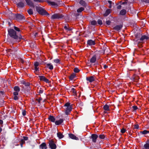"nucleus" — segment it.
Instances as JSON below:
<instances>
[{
    "instance_id": "1",
    "label": "nucleus",
    "mask_w": 149,
    "mask_h": 149,
    "mask_svg": "<svg viewBox=\"0 0 149 149\" xmlns=\"http://www.w3.org/2000/svg\"><path fill=\"white\" fill-rule=\"evenodd\" d=\"M65 113L67 115L70 114L72 108V107L71 105H70V103L68 102L66 103L64 106Z\"/></svg>"
},
{
    "instance_id": "2",
    "label": "nucleus",
    "mask_w": 149,
    "mask_h": 149,
    "mask_svg": "<svg viewBox=\"0 0 149 149\" xmlns=\"http://www.w3.org/2000/svg\"><path fill=\"white\" fill-rule=\"evenodd\" d=\"M36 10L40 14L42 15H45L49 16V15L45 10L44 9L42 8L37 7Z\"/></svg>"
},
{
    "instance_id": "3",
    "label": "nucleus",
    "mask_w": 149,
    "mask_h": 149,
    "mask_svg": "<svg viewBox=\"0 0 149 149\" xmlns=\"http://www.w3.org/2000/svg\"><path fill=\"white\" fill-rule=\"evenodd\" d=\"M8 33L9 35L11 37L16 39L18 38V37L16 35V31L13 29H10L8 30Z\"/></svg>"
},
{
    "instance_id": "4",
    "label": "nucleus",
    "mask_w": 149,
    "mask_h": 149,
    "mask_svg": "<svg viewBox=\"0 0 149 149\" xmlns=\"http://www.w3.org/2000/svg\"><path fill=\"white\" fill-rule=\"evenodd\" d=\"M13 16L16 18V19L18 20H20L25 19V17L23 15L21 14H12Z\"/></svg>"
},
{
    "instance_id": "5",
    "label": "nucleus",
    "mask_w": 149,
    "mask_h": 149,
    "mask_svg": "<svg viewBox=\"0 0 149 149\" xmlns=\"http://www.w3.org/2000/svg\"><path fill=\"white\" fill-rule=\"evenodd\" d=\"M46 2L49 5L52 6L54 7H57L59 4V2L58 1L56 2L50 1L48 0H47Z\"/></svg>"
},
{
    "instance_id": "6",
    "label": "nucleus",
    "mask_w": 149,
    "mask_h": 149,
    "mask_svg": "<svg viewBox=\"0 0 149 149\" xmlns=\"http://www.w3.org/2000/svg\"><path fill=\"white\" fill-rule=\"evenodd\" d=\"M63 16L61 14L55 13L52 15L51 19H59L62 18Z\"/></svg>"
},
{
    "instance_id": "7",
    "label": "nucleus",
    "mask_w": 149,
    "mask_h": 149,
    "mask_svg": "<svg viewBox=\"0 0 149 149\" xmlns=\"http://www.w3.org/2000/svg\"><path fill=\"white\" fill-rule=\"evenodd\" d=\"M49 144L51 149H56V145L52 140H50L49 141Z\"/></svg>"
},
{
    "instance_id": "8",
    "label": "nucleus",
    "mask_w": 149,
    "mask_h": 149,
    "mask_svg": "<svg viewBox=\"0 0 149 149\" xmlns=\"http://www.w3.org/2000/svg\"><path fill=\"white\" fill-rule=\"evenodd\" d=\"M39 65L40 63L38 62H36L34 63L35 72H38L39 71V67H38V66Z\"/></svg>"
},
{
    "instance_id": "9",
    "label": "nucleus",
    "mask_w": 149,
    "mask_h": 149,
    "mask_svg": "<svg viewBox=\"0 0 149 149\" xmlns=\"http://www.w3.org/2000/svg\"><path fill=\"white\" fill-rule=\"evenodd\" d=\"M39 79L40 81H42L46 83H48L49 82V80L47 79L45 77L43 76H39Z\"/></svg>"
},
{
    "instance_id": "10",
    "label": "nucleus",
    "mask_w": 149,
    "mask_h": 149,
    "mask_svg": "<svg viewBox=\"0 0 149 149\" xmlns=\"http://www.w3.org/2000/svg\"><path fill=\"white\" fill-rule=\"evenodd\" d=\"M98 136L96 134H93L91 135V138L92 139V141L94 142H96V140L98 138Z\"/></svg>"
},
{
    "instance_id": "11",
    "label": "nucleus",
    "mask_w": 149,
    "mask_h": 149,
    "mask_svg": "<svg viewBox=\"0 0 149 149\" xmlns=\"http://www.w3.org/2000/svg\"><path fill=\"white\" fill-rule=\"evenodd\" d=\"M86 79L87 81L90 82H91L95 80V78L93 76H91L88 77H87Z\"/></svg>"
},
{
    "instance_id": "12",
    "label": "nucleus",
    "mask_w": 149,
    "mask_h": 149,
    "mask_svg": "<svg viewBox=\"0 0 149 149\" xmlns=\"http://www.w3.org/2000/svg\"><path fill=\"white\" fill-rule=\"evenodd\" d=\"M122 27V25H118L115 26L113 28V29L115 30L118 31L121 29Z\"/></svg>"
},
{
    "instance_id": "13",
    "label": "nucleus",
    "mask_w": 149,
    "mask_h": 149,
    "mask_svg": "<svg viewBox=\"0 0 149 149\" xmlns=\"http://www.w3.org/2000/svg\"><path fill=\"white\" fill-rule=\"evenodd\" d=\"M69 136L70 138H71L72 139H74V140H77L79 139L78 137H76V136H75L73 134H69Z\"/></svg>"
},
{
    "instance_id": "14",
    "label": "nucleus",
    "mask_w": 149,
    "mask_h": 149,
    "mask_svg": "<svg viewBox=\"0 0 149 149\" xmlns=\"http://www.w3.org/2000/svg\"><path fill=\"white\" fill-rule=\"evenodd\" d=\"M48 119L50 121L53 123L55 122V118L53 116H50L48 118Z\"/></svg>"
},
{
    "instance_id": "15",
    "label": "nucleus",
    "mask_w": 149,
    "mask_h": 149,
    "mask_svg": "<svg viewBox=\"0 0 149 149\" xmlns=\"http://www.w3.org/2000/svg\"><path fill=\"white\" fill-rule=\"evenodd\" d=\"M26 1L28 5L33 7H34L33 2L30 0H26Z\"/></svg>"
},
{
    "instance_id": "16",
    "label": "nucleus",
    "mask_w": 149,
    "mask_h": 149,
    "mask_svg": "<svg viewBox=\"0 0 149 149\" xmlns=\"http://www.w3.org/2000/svg\"><path fill=\"white\" fill-rule=\"evenodd\" d=\"M63 121V120L62 119H59V120H56L55 122V123L56 125H59L61 124Z\"/></svg>"
},
{
    "instance_id": "17",
    "label": "nucleus",
    "mask_w": 149,
    "mask_h": 149,
    "mask_svg": "<svg viewBox=\"0 0 149 149\" xmlns=\"http://www.w3.org/2000/svg\"><path fill=\"white\" fill-rule=\"evenodd\" d=\"M40 148L42 149H46L47 146L45 143H43L40 145Z\"/></svg>"
},
{
    "instance_id": "18",
    "label": "nucleus",
    "mask_w": 149,
    "mask_h": 149,
    "mask_svg": "<svg viewBox=\"0 0 149 149\" xmlns=\"http://www.w3.org/2000/svg\"><path fill=\"white\" fill-rule=\"evenodd\" d=\"M21 83L22 84H24L25 86H30V83L29 82L24 81V80H22L21 81Z\"/></svg>"
},
{
    "instance_id": "19",
    "label": "nucleus",
    "mask_w": 149,
    "mask_h": 149,
    "mask_svg": "<svg viewBox=\"0 0 149 149\" xmlns=\"http://www.w3.org/2000/svg\"><path fill=\"white\" fill-rule=\"evenodd\" d=\"M87 43L89 45H94L95 43L94 41L92 40H89L88 41Z\"/></svg>"
},
{
    "instance_id": "20",
    "label": "nucleus",
    "mask_w": 149,
    "mask_h": 149,
    "mask_svg": "<svg viewBox=\"0 0 149 149\" xmlns=\"http://www.w3.org/2000/svg\"><path fill=\"white\" fill-rule=\"evenodd\" d=\"M65 30L67 31H70L71 30V29L69 28L68 25H65L64 27Z\"/></svg>"
},
{
    "instance_id": "21",
    "label": "nucleus",
    "mask_w": 149,
    "mask_h": 149,
    "mask_svg": "<svg viewBox=\"0 0 149 149\" xmlns=\"http://www.w3.org/2000/svg\"><path fill=\"white\" fill-rule=\"evenodd\" d=\"M148 39V36H147L145 35H143L140 38V41H142L144 39Z\"/></svg>"
},
{
    "instance_id": "22",
    "label": "nucleus",
    "mask_w": 149,
    "mask_h": 149,
    "mask_svg": "<svg viewBox=\"0 0 149 149\" xmlns=\"http://www.w3.org/2000/svg\"><path fill=\"white\" fill-rule=\"evenodd\" d=\"M96 56H94L91 58L90 62L92 63H94L96 61Z\"/></svg>"
},
{
    "instance_id": "23",
    "label": "nucleus",
    "mask_w": 149,
    "mask_h": 149,
    "mask_svg": "<svg viewBox=\"0 0 149 149\" xmlns=\"http://www.w3.org/2000/svg\"><path fill=\"white\" fill-rule=\"evenodd\" d=\"M104 109L107 111H109V106L108 105L105 104L103 107Z\"/></svg>"
},
{
    "instance_id": "24",
    "label": "nucleus",
    "mask_w": 149,
    "mask_h": 149,
    "mask_svg": "<svg viewBox=\"0 0 149 149\" xmlns=\"http://www.w3.org/2000/svg\"><path fill=\"white\" fill-rule=\"evenodd\" d=\"M17 6L19 7H23L24 6V3L22 2H20L17 4Z\"/></svg>"
},
{
    "instance_id": "25",
    "label": "nucleus",
    "mask_w": 149,
    "mask_h": 149,
    "mask_svg": "<svg viewBox=\"0 0 149 149\" xmlns=\"http://www.w3.org/2000/svg\"><path fill=\"white\" fill-rule=\"evenodd\" d=\"M79 3L82 6L85 7L86 6V4L85 2L83 0H81L80 1Z\"/></svg>"
},
{
    "instance_id": "26",
    "label": "nucleus",
    "mask_w": 149,
    "mask_h": 149,
    "mask_svg": "<svg viewBox=\"0 0 149 149\" xmlns=\"http://www.w3.org/2000/svg\"><path fill=\"white\" fill-rule=\"evenodd\" d=\"M57 136L60 139L62 138L63 137V135L61 132H59L57 133Z\"/></svg>"
},
{
    "instance_id": "27",
    "label": "nucleus",
    "mask_w": 149,
    "mask_h": 149,
    "mask_svg": "<svg viewBox=\"0 0 149 149\" xmlns=\"http://www.w3.org/2000/svg\"><path fill=\"white\" fill-rule=\"evenodd\" d=\"M143 149H149V144L146 143L144 144Z\"/></svg>"
},
{
    "instance_id": "28",
    "label": "nucleus",
    "mask_w": 149,
    "mask_h": 149,
    "mask_svg": "<svg viewBox=\"0 0 149 149\" xmlns=\"http://www.w3.org/2000/svg\"><path fill=\"white\" fill-rule=\"evenodd\" d=\"M47 66L50 70H52L53 68V66L51 64H47Z\"/></svg>"
},
{
    "instance_id": "29",
    "label": "nucleus",
    "mask_w": 149,
    "mask_h": 149,
    "mask_svg": "<svg viewBox=\"0 0 149 149\" xmlns=\"http://www.w3.org/2000/svg\"><path fill=\"white\" fill-rule=\"evenodd\" d=\"M126 13V10L123 9L121 10L120 12V14L121 15H124Z\"/></svg>"
},
{
    "instance_id": "30",
    "label": "nucleus",
    "mask_w": 149,
    "mask_h": 149,
    "mask_svg": "<svg viewBox=\"0 0 149 149\" xmlns=\"http://www.w3.org/2000/svg\"><path fill=\"white\" fill-rule=\"evenodd\" d=\"M76 77L75 74L73 73L71 74L69 77V79L71 80H72Z\"/></svg>"
},
{
    "instance_id": "31",
    "label": "nucleus",
    "mask_w": 149,
    "mask_h": 149,
    "mask_svg": "<svg viewBox=\"0 0 149 149\" xmlns=\"http://www.w3.org/2000/svg\"><path fill=\"white\" fill-rule=\"evenodd\" d=\"M110 13V9H107L106 10L105 13L104 14V16H107L109 15Z\"/></svg>"
},
{
    "instance_id": "32",
    "label": "nucleus",
    "mask_w": 149,
    "mask_h": 149,
    "mask_svg": "<svg viewBox=\"0 0 149 149\" xmlns=\"http://www.w3.org/2000/svg\"><path fill=\"white\" fill-rule=\"evenodd\" d=\"M14 89L16 92H19L20 91V88L18 86H15L14 88Z\"/></svg>"
},
{
    "instance_id": "33",
    "label": "nucleus",
    "mask_w": 149,
    "mask_h": 149,
    "mask_svg": "<svg viewBox=\"0 0 149 149\" xmlns=\"http://www.w3.org/2000/svg\"><path fill=\"white\" fill-rule=\"evenodd\" d=\"M84 10V8L83 7H81L78 9L77 11L78 13H80Z\"/></svg>"
},
{
    "instance_id": "34",
    "label": "nucleus",
    "mask_w": 149,
    "mask_h": 149,
    "mask_svg": "<svg viewBox=\"0 0 149 149\" xmlns=\"http://www.w3.org/2000/svg\"><path fill=\"white\" fill-rule=\"evenodd\" d=\"M27 12L29 15H32L33 14V10L31 9H30L28 10Z\"/></svg>"
},
{
    "instance_id": "35",
    "label": "nucleus",
    "mask_w": 149,
    "mask_h": 149,
    "mask_svg": "<svg viewBox=\"0 0 149 149\" xmlns=\"http://www.w3.org/2000/svg\"><path fill=\"white\" fill-rule=\"evenodd\" d=\"M149 132L148 131L146 130H145L141 132V133L143 134H146Z\"/></svg>"
},
{
    "instance_id": "36",
    "label": "nucleus",
    "mask_w": 149,
    "mask_h": 149,
    "mask_svg": "<svg viewBox=\"0 0 149 149\" xmlns=\"http://www.w3.org/2000/svg\"><path fill=\"white\" fill-rule=\"evenodd\" d=\"M71 91L74 94H76V93L75 89L74 88H72L71 89Z\"/></svg>"
},
{
    "instance_id": "37",
    "label": "nucleus",
    "mask_w": 149,
    "mask_h": 149,
    "mask_svg": "<svg viewBox=\"0 0 149 149\" xmlns=\"http://www.w3.org/2000/svg\"><path fill=\"white\" fill-rule=\"evenodd\" d=\"M91 24L93 25H95L97 24V22L95 21H93L91 22Z\"/></svg>"
},
{
    "instance_id": "38",
    "label": "nucleus",
    "mask_w": 149,
    "mask_h": 149,
    "mask_svg": "<svg viewBox=\"0 0 149 149\" xmlns=\"http://www.w3.org/2000/svg\"><path fill=\"white\" fill-rule=\"evenodd\" d=\"M99 137L101 139H103L105 137V136L104 135L102 134V135H100L99 136Z\"/></svg>"
},
{
    "instance_id": "39",
    "label": "nucleus",
    "mask_w": 149,
    "mask_h": 149,
    "mask_svg": "<svg viewBox=\"0 0 149 149\" xmlns=\"http://www.w3.org/2000/svg\"><path fill=\"white\" fill-rule=\"evenodd\" d=\"M97 22L98 24L100 25H102V21L100 19H99L97 21Z\"/></svg>"
},
{
    "instance_id": "40",
    "label": "nucleus",
    "mask_w": 149,
    "mask_h": 149,
    "mask_svg": "<svg viewBox=\"0 0 149 149\" xmlns=\"http://www.w3.org/2000/svg\"><path fill=\"white\" fill-rule=\"evenodd\" d=\"M74 71L75 72H78L79 71V70L78 68H75L74 69Z\"/></svg>"
},
{
    "instance_id": "41",
    "label": "nucleus",
    "mask_w": 149,
    "mask_h": 149,
    "mask_svg": "<svg viewBox=\"0 0 149 149\" xmlns=\"http://www.w3.org/2000/svg\"><path fill=\"white\" fill-rule=\"evenodd\" d=\"M125 132H126V130L124 128H123L121 130V132L122 133H125Z\"/></svg>"
},
{
    "instance_id": "42",
    "label": "nucleus",
    "mask_w": 149,
    "mask_h": 149,
    "mask_svg": "<svg viewBox=\"0 0 149 149\" xmlns=\"http://www.w3.org/2000/svg\"><path fill=\"white\" fill-rule=\"evenodd\" d=\"M34 1L35 2H42L43 1V0H34Z\"/></svg>"
},
{
    "instance_id": "43",
    "label": "nucleus",
    "mask_w": 149,
    "mask_h": 149,
    "mask_svg": "<svg viewBox=\"0 0 149 149\" xmlns=\"http://www.w3.org/2000/svg\"><path fill=\"white\" fill-rule=\"evenodd\" d=\"M54 62L56 63H58L59 62V60L58 59H55L54 60Z\"/></svg>"
},
{
    "instance_id": "44",
    "label": "nucleus",
    "mask_w": 149,
    "mask_h": 149,
    "mask_svg": "<svg viewBox=\"0 0 149 149\" xmlns=\"http://www.w3.org/2000/svg\"><path fill=\"white\" fill-rule=\"evenodd\" d=\"M14 29L16 31H20L19 29L16 26H14Z\"/></svg>"
},
{
    "instance_id": "45",
    "label": "nucleus",
    "mask_w": 149,
    "mask_h": 149,
    "mask_svg": "<svg viewBox=\"0 0 149 149\" xmlns=\"http://www.w3.org/2000/svg\"><path fill=\"white\" fill-rule=\"evenodd\" d=\"M25 143V141L23 139H22L20 141V144H23Z\"/></svg>"
},
{
    "instance_id": "46",
    "label": "nucleus",
    "mask_w": 149,
    "mask_h": 149,
    "mask_svg": "<svg viewBox=\"0 0 149 149\" xmlns=\"http://www.w3.org/2000/svg\"><path fill=\"white\" fill-rule=\"evenodd\" d=\"M106 23L107 25H110L111 23V22L109 20H107L106 22Z\"/></svg>"
},
{
    "instance_id": "47",
    "label": "nucleus",
    "mask_w": 149,
    "mask_h": 149,
    "mask_svg": "<svg viewBox=\"0 0 149 149\" xmlns=\"http://www.w3.org/2000/svg\"><path fill=\"white\" fill-rule=\"evenodd\" d=\"M23 139L24 140L27 141L28 140V138L27 137L24 136Z\"/></svg>"
},
{
    "instance_id": "48",
    "label": "nucleus",
    "mask_w": 149,
    "mask_h": 149,
    "mask_svg": "<svg viewBox=\"0 0 149 149\" xmlns=\"http://www.w3.org/2000/svg\"><path fill=\"white\" fill-rule=\"evenodd\" d=\"M18 92H14V93H13L14 95H15V96L18 95Z\"/></svg>"
},
{
    "instance_id": "49",
    "label": "nucleus",
    "mask_w": 149,
    "mask_h": 149,
    "mask_svg": "<svg viewBox=\"0 0 149 149\" xmlns=\"http://www.w3.org/2000/svg\"><path fill=\"white\" fill-rule=\"evenodd\" d=\"M22 115L24 116L26 115V112L25 111H22Z\"/></svg>"
},
{
    "instance_id": "50",
    "label": "nucleus",
    "mask_w": 149,
    "mask_h": 149,
    "mask_svg": "<svg viewBox=\"0 0 149 149\" xmlns=\"http://www.w3.org/2000/svg\"><path fill=\"white\" fill-rule=\"evenodd\" d=\"M142 1L143 2L149 3V0H142Z\"/></svg>"
},
{
    "instance_id": "51",
    "label": "nucleus",
    "mask_w": 149,
    "mask_h": 149,
    "mask_svg": "<svg viewBox=\"0 0 149 149\" xmlns=\"http://www.w3.org/2000/svg\"><path fill=\"white\" fill-rule=\"evenodd\" d=\"M132 107L134 110H136L137 109V107L136 106H133Z\"/></svg>"
},
{
    "instance_id": "52",
    "label": "nucleus",
    "mask_w": 149,
    "mask_h": 149,
    "mask_svg": "<svg viewBox=\"0 0 149 149\" xmlns=\"http://www.w3.org/2000/svg\"><path fill=\"white\" fill-rule=\"evenodd\" d=\"M14 100H16L18 99V97L17 96H15L14 97Z\"/></svg>"
},
{
    "instance_id": "53",
    "label": "nucleus",
    "mask_w": 149,
    "mask_h": 149,
    "mask_svg": "<svg viewBox=\"0 0 149 149\" xmlns=\"http://www.w3.org/2000/svg\"><path fill=\"white\" fill-rule=\"evenodd\" d=\"M134 128L137 129L139 128V126L138 125H136L134 126Z\"/></svg>"
},
{
    "instance_id": "54",
    "label": "nucleus",
    "mask_w": 149,
    "mask_h": 149,
    "mask_svg": "<svg viewBox=\"0 0 149 149\" xmlns=\"http://www.w3.org/2000/svg\"><path fill=\"white\" fill-rule=\"evenodd\" d=\"M12 52V50L11 49H9L8 50V52H10L11 53V52Z\"/></svg>"
},
{
    "instance_id": "55",
    "label": "nucleus",
    "mask_w": 149,
    "mask_h": 149,
    "mask_svg": "<svg viewBox=\"0 0 149 149\" xmlns=\"http://www.w3.org/2000/svg\"><path fill=\"white\" fill-rule=\"evenodd\" d=\"M108 67L106 65H104V69H106Z\"/></svg>"
},
{
    "instance_id": "56",
    "label": "nucleus",
    "mask_w": 149,
    "mask_h": 149,
    "mask_svg": "<svg viewBox=\"0 0 149 149\" xmlns=\"http://www.w3.org/2000/svg\"><path fill=\"white\" fill-rule=\"evenodd\" d=\"M41 100H42L41 98H39L38 100V102L40 103V101Z\"/></svg>"
},
{
    "instance_id": "57",
    "label": "nucleus",
    "mask_w": 149,
    "mask_h": 149,
    "mask_svg": "<svg viewBox=\"0 0 149 149\" xmlns=\"http://www.w3.org/2000/svg\"><path fill=\"white\" fill-rule=\"evenodd\" d=\"M3 123V121L2 120H0V124H2Z\"/></svg>"
},
{
    "instance_id": "58",
    "label": "nucleus",
    "mask_w": 149,
    "mask_h": 149,
    "mask_svg": "<svg viewBox=\"0 0 149 149\" xmlns=\"http://www.w3.org/2000/svg\"><path fill=\"white\" fill-rule=\"evenodd\" d=\"M108 3L110 4H111V2H112L111 1H108Z\"/></svg>"
},
{
    "instance_id": "59",
    "label": "nucleus",
    "mask_w": 149,
    "mask_h": 149,
    "mask_svg": "<svg viewBox=\"0 0 149 149\" xmlns=\"http://www.w3.org/2000/svg\"><path fill=\"white\" fill-rule=\"evenodd\" d=\"M42 93V91H41V90H40L39 91V93Z\"/></svg>"
},
{
    "instance_id": "60",
    "label": "nucleus",
    "mask_w": 149,
    "mask_h": 149,
    "mask_svg": "<svg viewBox=\"0 0 149 149\" xmlns=\"http://www.w3.org/2000/svg\"><path fill=\"white\" fill-rule=\"evenodd\" d=\"M127 3V2L125 1V2H123V3L122 4H125V3Z\"/></svg>"
},
{
    "instance_id": "61",
    "label": "nucleus",
    "mask_w": 149,
    "mask_h": 149,
    "mask_svg": "<svg viewBox=\"0 0 149 149\" xmlns=\"http://www.w3.org/2000/svg\"><path fill=\"white\" fill-rule=\"evenodd\" d=\"M0 93H1V94H3V92L2 91H1L0 92Z\"/></svg>"
},
{
    "instance_id": "62",
    "label": "nucleus",
    "mask_w": 149,
    "mask_h": 149,
    "mask_svg": "<svg viewBox=\"0 0 149 149\" xmlns=\"http://www.w3.org/2000/svg\"><path fill=\"white\" fill-rule=\"evenodd\" d=\"M23 144H20L21 146V147H23L22 145Z\"/></svg>"
},
{
    "instance_id": "63",
    "label": "nucleus",
    "mask_w": 149,
    "mask_h": 149,
    "mask_svg": "<svg viewBox=\"0 0 149 149\" xmlns=\"http://www.w3.org/2000/svg\"><path fill=\"white\" fill-rule=\"evenodd\" d=\"M109 8H111V4H110V6H109Z\"/></svg>"
},
{
    "instance_id": "64",
    "label": "nucleus",
    "mask_w": 149,
    "mask_h": 149,
    "mask_svg": "<svg viewBox=\"0 0 149 149\" xmlns=\"http://www.w3.org/2000/svg\"><path fill=\"white\" fill-rule=\"evenodd\" d=\"M148 37V39H149V37Z\"/></svg>"
}]
</instances>
